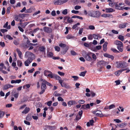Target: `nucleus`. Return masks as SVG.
<instances>
[{"instance_id": "1", "label": "nucleus", "mask_w": 130, "mask_h": 130, "mask_svg": "<svg viewBox=\"0 0 130 130\" xmlns=\"http://www.w3.org/2000/svg\"><path fill=\"white\" fill-rule=\"evenodd\" d=\"M25 55L27 57H28L27 59H29V60H31L32 61L34 59V54L28 51L26 52Z\"/></svg>"}, {"instance_id": "2", "label": "nucleus", "mask_w": 130, "mask_h": 130, "mask_svg": "<svg viewBox=\"0 0 130 130\" xmlns=\"http://www.w3.org/2000/svg\"><path fill=\"white\" fill-rule=\"evenodd\" d=\"M46 89V85L44 82H42L41 83V91L38 93L40 94H42L44 93L45 92V90Z\"/></svg>"}, {"instance_id": "3", "label": "nucleus", "mask_w": 130, "mask_h": 130, "mask_svg": "<svg viewBox=\"0 0 130 130\" xmlns=\"http://www.w3.org/2000/svg\"><path fill=\"white\" fill-rule=\"evenodd\" d=\"M92 54V53H88L85 55L84 57L86 60L89 61L92 60L91 57Z\"/></svg>"}, {"instance_id": "4", "label": "nucleus", "mask_w": 130, "mask_h": 130, "mask_svg": "<svg viewBox=\"0 0 130 130\" xmlns=\"http://www.w3.org/2000/svg\"><path fill=\"white\" fill-rule=\"evenodd\" d=\"M93 113L95 114L97 116H100V117H102L104 116L101 111L100 110H96L93 111Z\"/></svg>"}, {"instance_id": "5", "label": "nucleus", "mask_w": 130, "mask_h": 130, "mask_svg": "<svg viewBox=\"0 0 130 130\" xmlns=\"http://www.w3.org/2000/svg\"><path fill=\"white\" fill-rule=\"evenodd\" d=\"M92 17L98 18L101 15V13L99 11H93Z\"/></svg>"}, {"instance_id": "6", "label": "nucleus", "mask_w": 130, "mask_h": 130, "mask_svg": "<svg viewBox=\"0 0 130 130\" xmlns=\"http://www.w3.org/2000/svg\"><path fill=\"white\" fill-rule=\"evenodd\" d=\"M44 31L47 33H50L52 32V28L47 27H44L43 28Z\"/></svg>"}, {"instance_id": "7", "label": "nucleus", "mask_w": 130, "mask_h": 130, "mask_svg": "<svg viewBox=\"0 0 130 130\" xmlns=\"http://www.w3.org/2000/svg\"><path fill=\"white\" fill-rule=\"evenodd\" d=\"M45 128L44 130H47V129H49L50 130H52L56 129V127L55 126H51L48 125H46L45 126Z\"/></svg>"}, {"instance_id": "8", "label": "nucleus", "mask_w": 130, "mask_h": 130, "mask_svg": "<svg viewBox=\"0 0 130 130\" xmlns=\"http://www.w3.org/2000/svg\"><path fill=\"white\" fill-rule=\"evenodd\" d=\"M63 82H60V84L62 87H64L67 89H69L70 88V86L64 82L63 83Z\"/></svg>"}, {"instance_id": "9", "label": "nucleus", "mask_w": 130, "mask_h": 130, "mask_svg": "<svg viewBox=\"0 0 130 130\" xmlns=\"http://www.w3.org/2000/svg\"><path fill=\"white\" fill-rule=\"evenodd\" d=\"M23 36L24 38L23 39V42L24 43H26V44H28L30 41L29 39L25 35H23Z\"/></svg>"}, {"instance_id": "10", "label": "nucleus", "mask_w": 130, "mask_h": 130, "mask_svg": "<svg viewBox=\"0 0 130 130\" xmlns=\"http://www.w3.org/2000/svg\"><path fill=\"white\" fill-rule=\"evenodd\" d=\"M90 108V106L89 104L86 105L85 104L82 105L81 107V109H89Z\"/></svg>"}, {"instance_id": "11", "label": "nucleus", "mask_w": 130, "mask_h": 130, "mask_svg": "<svg viewBox=\"0 0 130 130\" xmlns=\"http://www.w3.org/2000/svg\"><path fill=\"white\" fill-rule=\"evenodd\" d=\"M54 78H55L56 80L59 81V82L60 84V82H63V80H61V77L59 76L57 74H55L54 75Z\"/></svg>"}, {"instance_id": "12", "label": "nucleus", "mask_w": 130, "mask_h": 130, "mask_svg": "<svg viewBox=\"0 0 130 130\" xmlns=\"http://www.w3.org/2000/svg\"><path fill=\"white\" fill-rule=\"evenodd\" d=\"M46 48L44 46H40L38 48V50L42 53H45Z\"/></svg>"}, {"instance_id": "13", "label": "nucleus", "mask_w": 130, "mask_h": 130, "mask_svg": "<svg viewBox=\"0 0 130 130\" xmlns=\"http://www.w3.org/2000/svg\"><path fill=\"white\" fill-rule=\"evenodd\" d=\"M104 57L111 58V59L112 60L114 59V57L113 56L107 53H105L104 54Z\"/></svg>"}, {"instance_id": "14", "label": "nucleus", "mask_w": 130, "mask_h": 130, "mask_svg": "<svg viewBox=\"0 0 130 130\" xmlns=\"http://www.w3.org/2000/svg\"><path fill=\"white\" fill-rule=\"evenodd\" d=\"M106 12L110 13L113 12H115V10L111 8H106L105 9Z\"/></svg>"}, {"instance_id": "15", "label": "nucleus", "mask_w": 130, "mask_h": 130, "mask_svg": "<svg viewBox=\"0 0 130 130\" xmlns=\"http://www.w3.org/2000/svg\"><path fill=\"white\" fill-rule=\"evenodd\" d=\"M30 109L28 107H26L24 110L23 111L22 113H24L26 114L27 113L30 111Z\"/></svg>"}, {"instance_id": "16", "label": "nucleus", "mask_w": 130, "mask_h": 130, "mask_svg": "<svg viewBox=\"0 0 130 130\" xmlns=\"http://www.w3.org/2000/svg\"><path fill=\"white\" fill-rule=\"evenodd\" d=\"M108 43L107 42H105L103 45V50L104 51H106L107 49V45Z\"/></svg>"}, {"instance_id": "17", "label": "nucleus", "mask_w": 130, "mask_h": 130, "mask_svg": "<svg viewBox=\"0 0 130 130\" xmlns=\"http://www.w3.org/2000/svg\"><path fill=\"white\" fill-rule=\"evenodd\" d=\"M32 62L31 60H29V59H27V60L24 62V63L25 66H28L29 64Z\"/></svg>"}, {"instance_id": "18", "label": "nucleus", "mask_w": 130, "mask_h": 130, "mask_svg": "<svg viewBox=\"0 0 130 130\" xmlns=\"http://www.w3.org/2000/svg\"><path fill=\"white\" fill-rule=\"evenodd\" d=\"M16 51L18 53V56L20 58L22 59V52L20 51V50L18 48H17L16 49Z\"/></svg>"}, {"instance_id": "19", "label": "nucleus", "mask_w": 130, "mask_h": 130, "mask_svg": "<svg viewBox=\"0 0 130 130\" xmlns=\"http://www.w3.org/2000/svg\"><path fill=\"white\" fill-rule=\"evenodd\" d=\"M105 64V61H101L97 63V65L98 67H99V66H103Z\"/></svg>"}, {"instance_id": "20", "label": "nucleus", "mask_w": 130, "mask_h": 130, "mask_svg": "<svg viewBox=\"0 0 130 130\" xmlns=\"http://www.w3.org/2000/svg\"><path fill=\"white\" fill-rule=\"evenodd\" d=\"M21 82V79H17L16 80H12L11 81V83L12 84L19 83Z\"/></svg>"}, {"instance_id": "21", "label": "nucleus", "mask_w": 130, "mask_h": 130, "mask_svg": "<svg viewBox=\"0 0 130 130\" xmlns=\"http://www.w3.org/2000/svg\"><path fill=\"white\" fill-rule=\"evenodd\" d=\"M28 44L26 43H22L20 44V46L24 48H28L29 47V46L27 45Z\"/></svg>"}, {"instance_id": "22", "label": "nucleus", "mask_w": 130, "mask_h": 130, "mask_svg": "<svg viewBox=\"0 0 130 130\" xmlns=\"http://www.w3.org/2000/svg\"><path fill=\"white\" fill-rule=\"evenodd\" d=\"M115 44L117 45L118 46L122 45L123 44L122 43L119 41L116 40L114 42Z\"/></svg>"}, {"instance_id": "23", "label": "nucleus", "mask_w": 130, "mask_h": 130, "mask_svg": "<svg viewBox=\"0 0 130 130\" xmlns=\"http://www.w3.org/2000/svg\"><path fill=\"white\" fill-rule=\"evenodd\" d=\"M101 16L102 17L104 18H106L107 17H112V15L110 14H103L101 15Z\"/></svg>"}, {"instance_id": "24", "label": "nucleus", "mask_w": 130, "mask_h": 130, "mask_svg": "<svg viewBox=\"0 0 130 130\" xmlns=\"http://www.w3.org/2000/svg\"><path fill=\"white\" fill-rule=\"evenodd\" d=\"M60 0H54V4L56 5H61L62 4Z\"/></svg>"}, {"instance_id": "25", "label": "nucleus", "mask_w": 130, "mask_h": 130, "mask_svg": "<svg viewBox=\"0 0 130 130\" xmlns=\"http://www.w3.org/2000/svg\"><path fill=\"white\" fill-rule=\"evenodd\" d=\"M117 48L121 52H122L123 51V44L122 45L117 46Z\"/></svg>"}, {"instance_id": "26", "label": "nucleus", "mask_w": 130, "mask_h": 130, "mask_svg": "<svg viewBox=\"0 0 130 130\" xmlns=\"http://www.w3.org/2000/svg\"><path fill=\"white\" fill-rule=\"evenodd\" d=\"M53 54L52 52H48L47 53V56L48 57H53Z\"/></svg>"}, {"instance_id": "27", "label": "nucleus", "mask_w": 130, "mask_h": 130, "mask_svg": "<svg viewBox=\"0 0 130 130\" xmlns=\"http://www.w3.org/2000/svg\"><path fill=\"white\" fill-rule=\"evenodd\" d=\"M51 73V72L47 70H45L44 71L43 73L45 76H47L48 74V73Z\"/></svg>"}, {"instance_id": "28", "label": "nucleus", "mask_w": 130, "mask_h": 130, "mask_svg": "<svg viewBox=\"0 0 130 130\" xmlns=\"http://www.w3.org/2000/svg\"><path fill=\"white\" fill-rule=\"evenodd\" d=\"M127 66V64L124 61L121 62L122 68H124L126 67Z\"/></svg>"}, {"instance_id": "29", "label": "nucleus", "mask_w": 130, "mask_h": 130, "mask_svg": "<svg viewBox=\"0 0 130 130\" xmlns=\"http://www.w3.org/2000/svg\"><path fill=\"white\" fill-rule=\"evenodd\" d=\"M126 26V24L124 23L123 24H120L119 26V28H125Z\"/></svg>"}, {"instance_id": "30", "label": "nucleus", "mask_w": 130, "mask_h": 130, "mask_svg": "<svg viewBox=\"0 0 130 130\" xmlns=\"http://www.w3.org/2000/svg\"><path fill=\"white\" fill-rule=\"evenodd\" d=\"M102 47V46L101 45H99L98 46H96L95 48L94 49V50L93 51L95 52L96 51V50H100Z\"/></svg>"}, {"instance_id": "31", "label": "nucleus", "mask_w": 130, "mask_h": 130, "mask_svg": "<svg viewBox=\"0 0 130 130\" xmlns=\"http://www.w3.org/2000/svg\"><path fill=\"white\" fill-rule=\"evenodd\" d=\"M4 39H6V38H7L10 40H12L13 39L12 37H11L10 35H6L5 37H4Z\"/></svg>"}, {"instance_id": "32", "label": "nucleus", "mask_w": 130, "mask_h": 130, "mask_svg": "<svg viewBox=\"0 0 130 130\" xmlns=\"http://www.w3.org/2000/svg\"><path fill=\"white\" fill-rule=\"evenodd\" d=\"M26 120L28 121H30L32 119V117L31 115H28L26 118Z\"/></svg>"}, {"instance_id": "33", "label": "nucleus", "mask_w": 130, "mask_h": 130, "mask_svg": "<svg viewBox=\"0 0 130 130\" xmlns=\"http://www.w3.org/2000/svg\"><path fill=\"white\" fill-rule=\"evenodd\" d=\"M122 72L120 69V70L117 71L115 72V74L117 76H119Z\"/></svg>"}, {"instance_id": "34", "label": "nucleus", "mask_w": 130, "mask_h": 130, "mask_svg": "<svg viewBox=\"0 0 130 130\" xmlns=\"http://www.w3.org/2000/svg\"><path fill=\"white\" fill-rule=\"evenodd\" d=\"M43 82H44V83L45 84V85H46V84L47 85L51 86H52V85L50 83L48 82H47V81H46L45 80H43V79H42L41 80Z\"/></svg>"}, {"instance_id": "35", "label": "nucleus", "mask_w": 130, "mask_h": 130, "mask_svg": "<svg viewBox=\"0 0 130 130\" xmlns=\"http://www.w3.org/2000/svg\"><path fill=\"white\" fill-rule=\"evenodd\" d=\"M72 18H77L81 20H83V18L82 17L77 15H73L71 17Z\"/></svg>"}, {"instance_id": "36", "label": "nucleus", "mask_w": 130, "mask_h": 130, "mask_svg": "<svg viewBox=\"0 0 130 130\" xmlns=\"http://www.w3.org/2000/svg\"><path fill=\"white\" fill-rule=\"evenodd\" d=\"M32 11L33 8L32 7H30L29 9H26L25 12L26 13H30L32 12Z\"/></svg>"}, {"instance_id": "37", "label": "nucleus", "mask_w": 130, "mask_h": 130, "mask_svg": "<svg viewBox=\"0 0 130 130\" xmlns=\"http://www.w3.org/2000/svg\"><path fill=\"white\" fill-rule=\"evenodd\" d=\"M50 74H48V76H47L50 77V78H54V75L55 74H53L51 72V73H49Z\"/></svg>"}, {"instance_id": "38", "label": "nucleus", "mask_w": 130, "mask_h": 130, "mask_svg": "<svg viewBox=\"0 0 130 130\" xmlns=\"http://www.w3.org/2000/svg\"><path fill=\"white\" fill-rule=\"evenodd\" d=\"M87 71H85L84 72H81L79 74V75L80 76H83V77L84 76L86 73H87Z\"/></svg>"}, {"instance_id": "39", "label": "nucleus", "mask_w": 130, "mask_h": 130, "mask_svg": "<svg viewBox=\"0 0 130 130\" xmlns=\"http://www.w3.org/2000/svg\"><path fill=\"white\" fill-rule=\"evenodd\" d=\"M17 63L18 66L21 67L22 66V63L21 60H18L17 61Z\"/></svg>"}, {"instance_id": "40", "label": "nucleus", "mask_w": 130, "mask_h": 130, "mask_svg": "<svg viewBox=\"0 0 130 130\" xmlns=\"http://www.w3.org/2000/svg\"><path fill=\"white\" fill-rule=\"evenodd\" d=\"M118 38L120 40L122 41H123L124 40V37L121 35H119L118 36Z\"/></svg>"}, {"instance_id": "41", "label": "nucleus", "mask_w": 130, "mask_h": 130, "mask_svg": "<svg viewBox=\"0 0 130 130\" xmlns=\"http://www.w3.org/2000/svg\"><path fill=\"white\" fill-rule=\"evenodd\" d=\"M9 88V84H6L4 86L3 89L4 90H6Z\"/></svg>"}, {"instance_id": "42", "label": "nucleus", "mask_w": 130, "mask_h": 130, "mask_svg": "<svg viewBox=\"0 0 130 130\" xmlns=\"http://www.w3.org/2000/svg\"><path fill=\"white\" fill-rule=\"evenodd\" d=\"M5 114V112L3 111H1L0 110V118H2Z\"/></svg>"}, {"instance_id": "43", "label": "nucleus", "mask_w": 130, "mask_h": 130, "mask_svg": "<svg viewBox=\"0 0 130 130\" xmlns=\"http://www.w3.org/2000/svg\"><path fill=\"white\" fill-rule=\"evenodd\" d=\"M71 19V18L70 17H68L67 19L68 22L69 23L73 22V20Z\"/></svg>"}, {"instance_id": "44", "label": "nucleus", "mask_w": 130, "mask_h": 130, "mask_svg": "<svg viewBox=\"0 0 130 130\" xmlns=\"http://www.w3.org/2000/svg\"><path fill=\"white\" fill-rule=\"evenodd\" d=\"M80 24L79 23H77L75 24L72 27V29H75L76 28L78 25H79Z\"/></svg>"}, {"instance_id": "45", "label": "nucleus", "mask_w": 130, "mask_h": 130, "mask_svg": "<svg viewBox=\"0 0 130 130\" xmlns=\"http://www.w3.org/2000/svg\"><path fill=\"white\" fill-rule=\"evenodd\" d=\"M111 50L113 52L115 53H119V51H117L116 49L114 48H111Z\"/></svg>"}, {"instance_id": "46", "label": "nucleus", "mask_w": 130, "mask_h": 130, "mask_svg": "<svg viewBox=\"0 0 130 130\" xmlns=\"http://www.w3.org/2000/svg\"><path fill=\"white\" fill-rule=\"evenodd\" d=\"M11 8L10 7H9L7 8L6 10V13L9 14L10 13Z\"/></svg>"}, {"instance_id": "47", "label": "nucleus", "mask_w": 130, "mask_h": 130, "mask_svg": "<svg viewBox=\"0 0 130 130\" xmlns=\"http://www.w3.org/2000/svg\"><path fill=\"white\" fill-rule=\"evenodd\" d=\"M73 37H74L71 34H69L66 37V38L68 39L73 38Z\"/></svg>"}, {"instance_id": "48", "label": "nucleus", "mask_w": 130, "mask_h": 130, "mask_svg": "<svg viewBox=\"0 0 130 130\" xmlns=\"http://www.w3.org/2000/svg\"><path fill=\"white\" fill-rule=\"evenodd\" d=\"M125 4L128 6H130V0H125Z\"/></svg>"}, {"instance_id": "49", "label": "nucleus", "mask_w": 130, "mask_h": 130, "mask_svg": "<svg viewBox=\"0 0 130 130\" xmlns=\"http://www.w3.org/2000/svg\"><path fill=\"white\" fill-rule=\"evenodd\" d=\"M59 45L62 48L66 47V46L65 44H63L62 43H60L59 44Z\"/></svg>"}, {"instance_id": "50", "label": "nucleus", "mask_w": 130, "mask_h": 130, "mask_svg": "<svg viewBox=\"0 0 130 130\" xmlns=\"http://www.w3.org/2000/svg\"><path fill=\"white\" fill-rule=\"evenodd\" d=\"M72 77L74 79L75 81L79 79V77L77 76H72Z\"/></svg>"}, {"instance_id": "51", "label": "nucleus", "mask_w": 130, "mask_h": 130, "mask_svg": "<svg viewBox=\"0 0 130 130\" xmlns=\"http://www.w3.org/2000/svg\"><path fill=\"white\" fill-rule=\"evenodd\" d=\"M62 13L63 14H67L68 13V10L67 9H65L63 10L62 12Z\"/></svg>"}, {"instance_id": "52", "label": "nucleus", "mask_w": 130, "mask_h": 130, "mask_svg": "<svg viewBox=\"0 0 130 130\" xmlns=\"http://www.w3.org/2000/svg\"><path fill=\"white\" fill-rule=\"evenodd\" d=\"M55 51L58 52H59L60 51V48L59 47L57 46H56L55 47Z\"/></svg>"}, {"instance_id": "53", "label": "nucleus", "mask_w": 130, "mask_h": 130, "mask_svg": "<svg viewBox=\"0 0 130 130\" xmlns=\"http://www.w3.org/2000/svg\"><path fill=\"white\" fill-rule=\"evenodd\" d=\"M89 28L91 30H94L95 29V27L94 26L91 25L89 26Z\"/></svg>"}, {"instance_id": "54", "label": "nucleus", "mask_w": 130, "mask_h": 130, "mask_svg": "<svg viewBox=\"0 0 130 130\" xmlns=\"http://www.w3.org/2000/svg\"><path fill=\"white\" fill-rule=\"evenodd\" d=\"M85 102V101L83 100H80L78 101V103L79 104H84Z\"/></svg>"}, {"instance_id": "55", "label": "nucleus", "mask_w": 130, "mask_h": 130, "mask_svg": "<svg viewBox=\"0 0 130 130\" xmlns=\"http://www.w3.org/2000/svg\"><path fill=\"white\" fill-rule=\"evenodd\" d=\"M67 104H68V106L70 107L71 106V105H73L72 103V101H69L68 102Z\"/></svg>"}, {"instance_id": "56", "label": "nucleus", "mask_w": 130, "mask_h": 130, "mask_svg": "<svg viewBox=\"0 0 130 130\" xmlns=\"http://www.w3.org/2000/svg\"><path fill=\"white\" fill-rule=\"evenodd\" d=\"M30 87V85L29 84H27L26 85H25L23 86V88L25 89V87H26L27 88H29Z\"/></svg>"}, {"instance_id": "57", "label": "nucleus", "mask_w": 130, "mask_h": 130, "mask_svg": "<svg viewBox=\"0 0 130 130\" xmlns=\"http://www.w3.org/2000/svg\"><path fill=\"white\" fill-rule=\"evenodd\" d=\"M115 105L114 104H112L109 106V109H111L113 108H115Z\"/></svg>"}, {"instance_id": "58", "label": "nucleus", "mask_w": 130, "mask_h": 130, "mask_svg": "<svg viewBox=\"0 0 130 130\" xmlns=\"http://www.w3.org/2000/svg\"><path fill=\"white\" fill-rule=\"evenodd\" d=\"M58 74L61 76H63L65 74L64 73L61 72L60 71H58Z\"/></svg>"}, {"instance_id": "59", "label": "nucleus", "mask_w": 130, "mask_h": 130, "mask_svg": "<svg viewBox=\"0 0 130 130\" xmlns=\"http://www.w3.org/2000/svg\"><path fill=\"white\" fill-rule=\"evenodd\" d=\"M81 117L79 116V115H77L75 119L77 121H78L81 119Z\"/></svg>"}, {"instance_id": "60", "label": "nucleus", "mask_w": 130, "mask_h": 130, "mask_svg": "<svg viewBox=\"0 0 130 130\" xmlns=\"http://www.w3.org/2000/svg\"><path fill=\"white\" fill-rule=\"evenodd\" d=\"M90 94L91 95V96L92 97H94L96 95L95 93L92 91H91L90 92Z\"/></svg>"}, {"instance_id": "61", "label": "nucleus", "mask_w": 130, "mask_h": 130, "mask_svg": "<svg viewBox=\"0 0 130 130\" xmlns=\"http://www.w3.org/2000/svg\"><path fill=\"white\" fill-rule=\"evenodd\" d=\"M0 45L2 47H4L5 46V43L4 42H0Z\"/></svg>"}, {"instance_id": "62", "label": "nucleus", "mask_w": 130, "mask_h": 130, "mask_svg": "<svg viewBox=\"0 0 130 130\" xmlns=\"http://www.w3.org/2000/svg\"><path fill=\"white\" fill-rule=\"evenodd\" d=\"M117 125L118 126L121 128H123L124 126H125V124L123 123H122L119 125L117 124Z\"/></svg>"}, {"instance_id": "63", "label": "nucleus", "mask_w": 130, "mask_h": 130, "mask_svg": "<svg viewBox=\"0 0 130 130\" xmlns=\"http://www.w3.org/2000/svg\"><path fill=\"white\" fill-rule=\"evenodd\" d=\"M117 66V67L119 68H122L121 62H120L118 64Z\"/></svg>"}, {"instance_id": "64", "label": "nucleus", "mask_w": 130, "mask_h": 130, "mask_svg": "<svg viewBox=\"0 0 130 130\" xmlns=\"http://www.w3.org/2000/svg\"><path fill=\"white\" fill-rule=\"evenodd\" d=\"M71 53L72 55H76V53L74 51H71Z\"/></svg>"}]
</instances>
